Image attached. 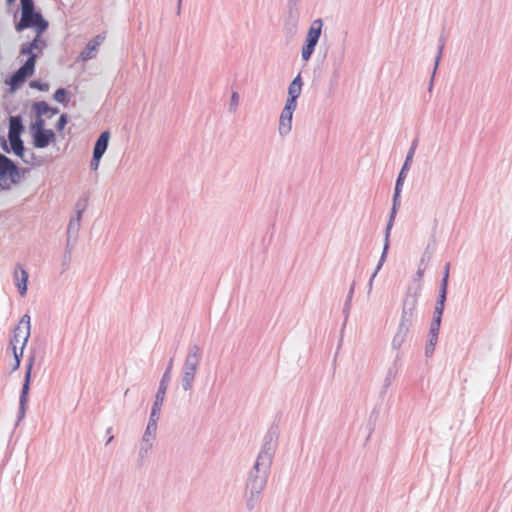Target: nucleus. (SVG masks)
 Listing matches in <instances>:
<instances>
[{
    "mask_svg": "<svg viewBox=\"0 0 512 512\" xmlns=\"http://www.w3.org/2000/svg\"><path fill=\"white\" fill-rule=\"evenodd\" d=\"M322 27H323L322 19L319 18V19H315L314 21H312V23L308 29V32L306 34L305 42L316 46L319 41V38L321 36Z\"/></svg>",
    "mask_w": 512,
    "mask_h": 512,
    "instance_id": "nucleus-17",
    "label": "nucleus"
},
{
    "mask_svg": "<svg viewBox=\"0 0 512 512\" xmlns=\"http://www.w3.org/2000/svg\"><path fill=\"white\" fill-rule=\"evenodd\" d=\"M33 360H34V356L32 355V356L29 357V363H28V366H27L26 374H25V382H24V384H29V382H30V372H31Z\"/></svg>",
    "mask_w": 512,
    "mask_h": 512,
    "instance_id": "nucleus-44",
    "label": "nucleus"
},
{
    "mask_svg": "<svg viewBox=\"0 0 512 512\" xmlns=\"http://www.w3.org/2000/svg\"><path fill=\"white\" fill-rule=\"evenodd\" d=\"M24 130L22 119L20 116H11L9 119V132L8 138L10 137H21V133Z\"/></svg>",
    "mask_w": 512,
    "mask_h": 512,
    "instance_id": "nucleus-20",
    "label": "nucleus"
},
{
    "mask_svg": "<svg viewBox=\"0 0 512 512\" xmlns=\"http://www.w3.org/2000/svg\"><path fill=\"white\" fill-rule=\"evenodd\" d=\"M31 334V318L28 314H24L17 326L13 330V335L10 339V346L12 347L15 366L17 368L20 364V358L23 355L24 348L28 342Z\"/></svg>",
    "mask_w": 512,
    "mask_h": 512,
    "instance_id": "nucleus-3",
    "label": "nucleus"
},
{
    "mask_svg": "<svg viewBox=\"0 0 512 512\" xmlns=\"http://www.w3.org/2000/svg\"><path fill=\"white\" fill-rule=\"evenodd\" d=\"M30 87L38 89L39 91H48L50 86L48 83L41 82L39 80H33L30 82Z\"/></svg>",
    "mask_w": 512,
    "mask_h": 512,
    "instance_id": "nucleus-37",
    "label": "nucleus"
},
{
    "mask_svg": "<svg viewBox=\"0 0 512 512\" xmlns=\"http://www.w3.org/2000/svg\"><path fill=\"white\" fill-rule=\"evenodd\" d=\"M67 124V115L62 114L56 123L57 130L61 131Z\"/></svg>",
    "mask_w": 512,
    "mask_h": 512,
    "instance_id": "nucleus-43",
    "label": "nucleus"
},
{
    "mask_svg": "<svg viewBox=\"0 0 512 512\" xmlns=\"http://www.w3.org/2000/svg\"><path fill=\"white\" fill-rule=\"evenodd\" d=\"M109 139H110L109 131H103L100 134V136L98 137V139L94 145L93 153L103 156L107 150Z\"/></svg>",
    "mask_w": 512,
    "mask_h": 512,
    "instance_id": "nucleus-21",
    "label": "nucleus"
},
{
    "mask_svg": "<svg viewBox=\"0 0 512 512\" xmlns=\"http://www.w3.org/2000/svg\"><path fill=\"white\" fill-rule=\"evenodd\" d=\"M104 40L105 34H98L92 40H90L83 51L80 53V60L86 62L90 59H93L96 56L98 47L103 43Z\"/></svg>",
    "mask_w": 512,
    "mask_h": 512,
    "instance_id": "nucleus-12",
    "label": "nucleus"
},
{
    "mask_svg": "<svg viewBox=\"0 0 512 512\" xmlns=\"http://www.w3.org/2000/svg\"><path fill=\"white\" fill-rule=\"evenodd\" d=\"M172 366H173V359H170L169 363H168V366H167V369L162 377V380H161V383L160 384H165L166 382H169L170 381V371L172 369Z\"/></svg>",
    "mask_w": 512,
    "mask_h": 512,
    "instance_id": "nucleus-40",
    "label": "nucleus"
},
{
    "mask_svg": "<svg viewBox=\"0 0 512 512\" xmlns=\"http://www.w3.org/2000/svg\"><path fill=\"white\" fill-rule=\"evenodd\" d=\"M112 440H113V436H110V437L107 439L106 444H109Z\"/></svg>",
    "mask_w": 512,
    "mask_h": 512,
    "instance_id": "nucleus-52",
    "label": "nucleus"
},
{
    "mask_svg": "<svg viewBox=\"0 0 512 512\" xmlns=\"http://www.w3.org/2000/svg\"><path fill=\"white\" fill-rule=\"evenodd\" d=\"M55 139V133L51 129L33 132V143L36 148H45Z\"/></svg>",
    "mask_w": 512,
    "mask_h": 512,
    "instance_id": "nucleus-15",
    "label": "nucleus"
},
{
    "mask_svg": "<svg viewBox=\"0 0 512 512\" xmlns=\"http://www.w3.org/2000/svg\"><path fill=\"white\" fill-rule=\"evenodd\" d=\"M354 287H355V283L353 282L350 287V290L348 292V295H347V300H346L345 307H344L345 312H348V310L350 308V303H351L353 293H354Z\"/></svg>",
    "mask_w": 512,
    "mask_h": 512,
    "instance_id": "nucleus-41",
    "label": "nucleus"
},
{
    "mask_svg": "<svg viewBox=\"0 0 512 512\" xmlns=\"http://www.w3.org/2000/svg\"><path fill=\"white\" fill-rule=\"evenodd\" d=\"M389 246L390 244L389 243H385L384 242V246H383V251H382V254L380 256V259L378 261V264L376 266V269L374 271V273L372 274L370 280H369V283H368V288H369V292L371 291L372 289V286H373V281L377 275V273L380 271V269L382 268L383 264L385 263L386 261V257H387V254H388V250H389Z\"/></svg>",
    "mask_w": 512,
    "mask_h": 512,
    "instance_id": "nucleus-24",
    "label": "nucleus"
},
{
    "mask_svg": "<svg viewBox=\"0 0 512 512\" xmlns=\"http://www.w3.org/2000/svg\"><path fill=\"white\" fill-rule=\"evenodd\" d=\"M13 2H15V0H7L8 4H12Z\"/></svg>",
    "mask_w": 512,
    "mask_h": 512,
    "instance_id": "nucleus-53",
    "label": "nucleus"
},
{
    "mask_svg": "<svg viewBox=\"0 0 512 512\" xmlns=\"http://www.w3.org/2000/svg\"><path fill=\"white\" fill-rule=\"evenodd\" d=\"M21 14L35 11L33 0H20Z\"/></svg>",
    "mask_w": 512,
    "mask_h": 512,
    "instance_id": "nucleus-35",
    "label": "nucleus"
},
{
    "mask_svg": "<svg viewBox=\"0 0 512 512\" xmlns=\"http://www.w3.org/2000/svg\"><path fill=\"white\" fill-rule=\"evenodd\" d=\"M344 59V51H341L338 56L332 55V61H333V73L329 80V91L331 94L334 93V90L336 86L338 85V80L340 77V67L343 63Z\"/></svg>",
    "mask_w": 512,
    "mask_h": 512,
    "instance_id": "nucleus-14",
    "label": "nucleus"
},
{
    "mask_svg": "<svg viewBox=\"0 0 512 512\" xmlns=\"http://www.w3.org/2000/svg\"><path fill=\"white\" fill-rule=\"evenodd\" d=\"M47 47L46 40L42 34H36L31 42L21 45L19 57L28 56L24 64L10 78V85L15 88L23 83L27 77L34 74L36 59L40 57Z\"/></svg>",
    "mask_w": 512,
    "mask_h": 512,
    "instance_id": "nucleus-1",
    "label": "nucleus"
},
{
    "mask_svg": "<svg viewBox=\"0 0 512 512\" xmlns=\"http://www.w3.org/2000/svg\"><path fill=\"white\" fill-rule=\"evenodd\" d=\"M1 146H2V149H3L5 152H7V153H9V152H10V149H9V147H8V145H7V142H6V140H5L4 138H2Z\"/></svg>",
    "mask_w": 512,
    "mask_h": 512,
    "instance_id": "nucleus-49",
    "label": "nucleus"
},
{
    "mask_svg": "<svg viewBox=\"0 0 512 512\" xmlns=\"http://www.w3.org/2000/svg\"><path fill=\"white\" fill-rule=\"evenodd\" d=\"M160 413L159 411H155V409H151L149 420L147 423V427L151 428H158V421L160 419Z\"/></svg>",
    "mask_w": 512,
    "mask_h": 512,
    "instance_id": "nucleus-33",
    "label": "nucleus"
},
{
    "mask_svg": "<svg viewBox=\"0 0 512 512\" xmlns=\"http://www.w3.org/2000/svg\"><path fill=\"white\" fill-rule=\"evenodd\" d=\"M66 95L67 91L64 88H59L54 93V100L59 103H65L66 102Z\"/></svg>",
    "mask_w": 512,
    "mask_h": 512,
    "instance_id": "nucleus-36",
    "label": "nucleus"
},
{
    "mask_svg": "<svg viewBox=\"0 0 512 512\" xmlns=\"http://www.w3.org/2000/svg\"><path fill=\"white\" fill-rule=\"evenodd\" d=\"M302 78L301 74H298L289 84L288 87V96L290 97H299L302 92Z\"/></svg>",
    "mask_w": 512,
    "mask_h": 512,
    "instance_id": "nucleus-25",
    "label": "nucleus"
},
{
    "mask_svg": "<svg viewBox=\"0 0 512 512\" xmlns=\"http://www.w3.org/2000/svg\"><path fill=\"white\" fill-rule=\"evenodd\" d=\"M9 142L11 150L14 152V154L22 158L25 163H29V161L25 159L24 156L25 148L21 137H10Z\"/></svg>",
    "mask_w": 512,
    "mask_h": 512,
    "instance_id": "nucleus-23",
    "label": "nucleus"
},
{
    "mask_svg": "<svg viewBox=\"0 0 512 512\" xmlns=\"http://www.w3.org/2000/svg\"><path fill=\"white\" fill-rule=\"evenodd\" d=\"M33 110L35 111L37 117H42L46 115L52 108L45 101H38L33 104Z\"/></svg>",
    "mask_w": 512,
    "mask_h": 512,
    "instance_id": "nucleus-29",
    "label": "nucleus"
},
{
    "mask_svg": "<svg viewBox=\"0 0 512 512\" xmlns=\"http://www.w3.org/2000/svg\"><path fill=\"white\" fill-rule=\"evenodd\" d=\"M277 437L275 432L269 431L263 438V443L254 463L264 469H270L276 450Z\"/></svg>",
    "mask_w": 512,
    "mask_h": 512,
    "instance_id": "nucleus-5",
    "label": "nucleus"
},
{
    "mask_svg": "<svg viewBox=\"0 0 512 512\" xmlns=\"http://www.w3.org/2000/svg\"><path fill=\"white\" fill-rule=\"evenodd\" d=\"M270 469L253 465L245 485V504L249 511L254 510L261 500V493L265 489Z\"/></svg>",
    "mask_w": 512,
    "mask_h": 512,
    "instance_id": "nucleus-2",
    "label": "nucleus"
},
{
    "mask_svg": "<svg viewBox=\"0 0 512 512\" xmlns=\"http://www.w3.org/2000/svg\"><path fill=\"white\" fill-rule=\"evenodd\" d=\"M402 187H403V185L399 184V181H396L394 195H393L392 209H391V212L389 215V220H388V223L386 225V230H385V237H384L385 243L390 244V234H391V230H392V227L394 224V220L396 217L398 207L400 206V194L402 191Z\"/></svg>",
    "mask_w": 512,
    "mask_h": 512,
    "instance_id": "nucleus-10",
    "label": "nucleus"
},
{
    "mask_svg": "<svg viewBox=\"0 0 512 512\" xmlns=\"http://www.w3.org/2000/svg\"><path fill=\"white\" fill-rule=\"evenodd\" d=\"M444 307L435 305L433 320L430 325L429 333L439 335L441 319L443 315Z\"/></svg>",
    "mask_w": 512,
    "mask_h": 512,
    "instance_id": "nucleus-22",
    "label": "nucleus"
},
{
    "mask_svg": "<svg viewBox=\"0 0 512 512\" xmlns=\"http://www.w3.org/2000/svg\"><path fill=\"white\" fill-rule=\"evenodd\" d=\"M301 0H288V16H287V25H290L292 28L297 26L299 21V10L298 4Z\"/></svg>",
    "mask_w": 512,
    "mask_h": 512,
    "instance_id": "nucleus-18",
    "label": "nucleus"
},
{
    "mask_svg": "<svg viewBox=\"0 0 512 512\" xmlns=\"http://www.w3.org/2000/svg\"><path fill=\"white\" fill-rule=\"evenodd\" d=\"M83 209H78L76 211V215L71 217L68 227H67V242H66V253H65V262L68 263L70 261L71 254V243L76 242L80 230L81 219H82Z\"/></svg>",
    "mask_w": 512,
    "mask_h": 512,
    "instance_id": "nucleus-9",
    "label": "nucleus"
},
{
    "mask_svg": "<svg viewBox=\"0 0 512 512\" xmlns=\"http://www.w3.org/2000/svg\"><path fill=\"white\" fill-rule=\"evenodd\" d=\"M203 357V350L197 344L190 345L187 350L183 365V384H191L195 380V374Z\"/></svg>",
    "mask_w": 512,
    "mask_h": 512,
    "instance_id": "nucleus-4",
    "label": "nucleus"
},
{
    "mask_svg": "<svg viewBox=\"0 0 512 512\" xmlns=\"http://www.w3.org/2000/svg\"><path fill=\"white\" fill-rule=\"evenodd\" d=\"M30 386H23L20 399H19V409H18V416H17V422L16 426L19 425V423L24 419L26 414V405L28 401V395H29Z\"/></svg>",
    "mask_w": 512,
    "mask_h": 512,
    "instance_id": "nucleus-19",
    "label": "nucleus"
},
{
    "mask_svg": "<svg viewBox=\"0 0 512 512\" xmlns=\"http://www.w3.org/2000/svg\"><path fill=\"white\" fill-rule=\"evenodd\" d=\"M417 144H418V139H415V140L412 142V144H411V146H410V148H409V151H408V153H407V155H406V156H408V159H409L410 157H411V158H413V157H414V154H415V150H416Z\"/></svg>",
    "mask_w": 512,
    "mask_h": 512,
    "instance_id": "nucleus-45",
    "label": "nucleus"
},
{
    "mask_svg": "<svg viewBox=\"0 0 512 512\" xmlns=\"http://www.w3.org/2000/svg\"><path fill=\"white\" fill-rule=\"evenodd\" d=\"M182 0H178V8H180Z\"/></svg>",
    "mask_w": 512,
    "mask_h": 512,
    "instance_id": "nucleus-54",
    "label": "nucleus"
},
{
    "mask_svg": "<svg viewBox=\"0 0 512 512\" xmlns=\"http://www.w3.org/2000/svg\"><path fill=\"white\" fill-rule=\"evenodd\" d=\"M423 273H424V271H423V270H421V269H419V270L417 271V276H418L419 278H421V277L423 276Z\"/></svg>",
    "mask_w": 512,
    "mask_h": 512,
    "instance_id": "nucleus-51",
    "label": "nucleus"
},
{
    "mask_svg": "<svg viewBox=\"0 0 512 512\" xmlns=\"http://www.w3.org/2000/svg\"><path fill=\"white\" fill-rule=\"evenodd\" d=\"M437 341H438V335L437 334L433 335V334L429 333L428 343L436 345Z\"/></svg>",
    "mask_w": 512,
    "mask_h": 512,
    "instance_id": "nucleus-47",
    "label": "nucleus"
},
{
    "mask_svg": "<svg viewBox=\"0 0 512 512\" xmlns=\"http://www.w3.org/2000/svg\"><path fill=\"white\" fill-rule=\"evenodd\" d=\"M157 429L147 427L142 435V439L139 445V456L144 458L148 452L152 449L154 441L156 439Z\"/></svg>",
    "mask_w": 512,
    "mask_h": 512,
    "instance_id": "nucleus-11",
    "label": "nucleus"
},
{
    "mask_svg": "<svg viewBox=\"0 0 512 512\" xmlns=\"http://www.w3.org/2000/svg\"><path fill=\"white\" fill-rule=\"evenodd\" d=\"M297 97H290L288 96L284 105L285 110L294 113L297 108Z\"/></svg>",
    "mask_w": 512,
    "mask_h": 512,
    "instance_id": "nucleus-34",
    "label": "nucleus"
},
{
    "mask_svg": "<svg viewBox=\"0 0 512 512\" xmlns=\"http://www.w3.org/2000/svg\"><path fill=\"white\" fill-rule=\"evenodd\" d=\"M49 112H51V116L52 115H55L59 112V109L58 108H52V110H50Z\"/></svg>",
    "mask_w": 512,
    "mask_h": 512,
    "instance_id": "nucleus-50",
    "label": "nucleus"
},
{
    "mask_svg": "<svg viewBox=\"0 0 512 512\" xmlns=\"http://www.w3.org/2000/svg\"><path fill=\"white\" fill-rule=\"evenodd\" d=\"M435 346L436 345H433V344H430V343H427L426 347H425V354L426 356H431L433 353H434V350H435Z\"/></svg>",
    "mask_w": 512,
    "mask_h": 512,
    "instance_id": "nucleus-46",
    "label": "nucleus"
},
{
    "mask_svg": "<svg viewBox=\"0 0 512 512\" xmlns=\"http://www.w3.org/2000/svg\"><path fill=\"white\" fill-rule=\"evenodd\" d=\"M165 395H166V386H160V388L158 389V391L155 395V400H154L152 409H155V411L161 412V408L164 403Z\"/></svg>",
    "mask_w": 512,
    "mask_h": 512,
    "instance_id": "nucleus-27",
    "label": "nucleus"
},
{
    "mask_svg": "<svg viewBox=\"0 0 512 512\" xmlns=\"http://www.w3.org/2000/svg\"><path fill=\"white\" fill-rule=\"evenodd\" d=\"M412 160H413V158L410 157L408 159V156H406L405 162H404V164L399 172V175L397 177V180H396V181H399V184L403 185L404 180L406 178V172L409 170Z\"/></svg>",
    "mask_w": 512,
    "mask_h": 512,
    "instance_id": "nucleus-31",
    "label": "nucleus"
},
{
    "mask_svg": "<svg viewBox=\"0 0 512 512\" xmlns=\"http://www.w3.org/2000/svg\"><path fill=\"white\" fill-rule=\"evenodd\" d=\"M15 28L19 32L27 28H34L36 34H42L48 28V22L42 17L40 12L32 11L21 14V19Z\"/></svg>",
    "mask_w": 512,
    "mask_h": 512,
    "instance_id": "nucleus-7",
    "label": "nucleus"
},
{
    "mask_svg": "<svg viewBox=\"0 0 512 512\" xmlns=\"http://www.w3.org/2000/svg\"><path fill=\"white\" fill-rule=\"evenodd\" d=\"M448 279L442 278L439 290V296L436 302L437 306L445 307L446 295H447Z\"/></svg>",
    "mask_w": 512,
    "mask_h": 512,
    "instance_id": "nucleus-28",
    "label": "nucleus"
},
{
    "mask_svg": "<svg viewBox=\"0 0 512 512\" xmlns=\"http://www.w3.org/2000/svg\"><path fill=\"white\" fill-rule=\"evenodd\" d=\"M13 276L19 294L21 296H25L27 293V283L29 278L28 272L20 264H17Z\"/></svg>",
    "mask_w": 512,
    "mask_h": 512,
    "instance_id": "nucleus-13",
    "label": "nucleus"
},
{
    "mask_svg": "<svg viewBox=\"0 0 512 512\" xmlns=\"http://www.w3.org/2000/svg\"><path fill=\"white\" fill-rule=\"evenodd\" d=\"M444 46H445V40H444V38H440V45H439V48H438L437 56L435 58V66H434V71H433V74H432V77H431V80H430L429 90L432 89L434 76H435L436 70H437V68L439 66V63H440V60H441V57H442V53H443V50H444Z\"/></svg>",
    "mask_w": 512,
    "mask_h": 512,
    "instance_id": "nucleus-30",
    "label": "nucleus"
},
{
    "mask_svg": "<svg viewBox=\"0 0 512 512\" xmlns=\"http://www.w3.org/2000/svg\"><path fill=\"white\" fill-rule=\"evenodd\" d=\"M293 114L294 113L282 109L278 123V133L281 137H286L290 134L292 130Z\"/></svg>",
    "mask_w": 512,
    "mask_h": 512,
    "instance_id": "nucleus-16",
    "label": "nucleus"
},
{
    "mask_svg": "<svg viewBox=\"0 0 512 512\" xmlns=\"http://www.w3.org/2000/svg\"><path fill=\"white\" fill-rule=\"evenodd\" d=\"M315 47L314 45H311L310 43H304V45L302 46V49H301V57L304 61H308L314 50H315Z\"/></svg>",
    "mask_w": 512,
    "mask_h": 512,
    "instance_id": "nucleus-32",
    "label": "nucleus"
},
{
    "mask_svg": "<svg viewBox=\"0 0 512 512\" xmlns=\"http://www.w3.org/2000/svg\"><path fill=\"white\" fill-rule=\"evenodd\" d=\"M20 180V173L15 163L0 153V186L9 189Z\"/></svg>",
    "mask_w": 512,
    "mask_h": 512,
    "instance_id": "nucleus-6",
    "label": "nucleus"
},
{
    "mask_svg": "<svg viewBox=\"0 0 512 512\" xmlns=\"http://www.w3.org/2000/svg\"><path fill=\"white\" fill-rule=\"evenodd\" d=\"M32 130L34 131H44L45 129V121L42 117H37L34 124L32 125Z\"/></svg>",
    "mask_w": 512,
    "mask_h": 512,
    "instance_id": "nucleus-39",
    "label": "nucleus"
},
{
    "mask_svg": "<svg viewBox=\"0 0 512 512\" xmlns=\"http://www.w3.org/2000/svg\"><path fill=\"white\" fill-rule=\"evenodd\" d=\"M417 306V295L415 293L407 292L404 300L402 309L414 312Z\"/></svg>",
    "mask_w": 512,
    "mask_h": 512,
    "instance_id": "nucleus-26",
    "label": "nucleus"
},
{
    "mask_svg": "<svg viewBox=\"0 0 512 512\" xmlns=\"http://www.w3.org/2000/svg\"><path fill=\"white\" fill-rule=\"evenodd\" d=\"M450 264L447 263L444 267L443 278L449 279Z\"/></svg>",
    "mask_w": 512,
    "mask_h": 512,
    "instance_id": "nucleus-48",
    "label": "nucleus"
},
{
    "mask_svg": "<svg viewBox=\"0 0 512 512\" xmlns=\"http://www.w3.org/2000/svg\"><path fill=\"white\" fill-rule=\"evenodd\" d=\"M414 312L402 309L401 319L397 332L392 340V346L399 349L405 342L413 321Z\"/></svg>",
    "mask_w": 512,
    "mask_h": 512,
    "instance_id": "nucleus-8",
    "label": "nucleus"
},
{
    "mask_svg": "<svg viewBox=\"0 0 512 512\" xmlns=\"http://www.w3.org/2000/svg\"><path fill=\"white\" fill-rule=\"evenodd\" d=\"M102 156L93 153V158L90 162L91 170L96 171L99 167Z\"/></svg>",
    "mask_w": 512,
    "mask_h": 512,
    "instance_id": "nucleus-42",
    "label": "nucleus"
},
{
    "mask_svg": "<svg viewBox=\"0 0 512 512\" xmlns=\"http://www.w3.org/2000/svg\"><path fill=\"white\" fill-rule=\"evenodd\" d=\"M238 104H239V94H238V92L234 91V92H232V95L230 98L229 110L231 112L236 111Z\"/></svg>",
    "mask_w": 512,
    "mask_h": 512,
    "instance_id": "nucleus-38",
    "label": "nucleus"
}]
</instances>
